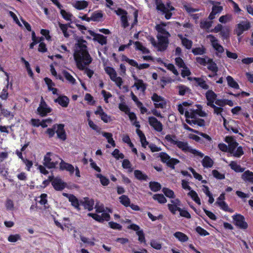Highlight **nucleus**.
Here are the masks:
<instances>
[{"instance_id":"6","label":"nucleus","mask_w":253,"mask_h":253,"mask_svg":"<svg viewBox=\"0 0 253 253\" xmlns=\"http://www.w3.org/2000/svg\"><path fill=\"white\" fill-rule=\"evenodd\" d=\"M156 4L157 5V9L161 11L163 14H165V17L167 19H169L172 13L170 11L174 9V8L169 5V3L166 4H164L161 0H155Z\"/></svg>"},{"instance_id":"63","label":"nucleus","mask_w":253,"mask_h":253,"mask_svg":"<svg viewBox=\"0 0 253 253\" xmlns=\"http://www.w3.org/2000/svg\"><path fill=\"white\" fill-rule=\"evenodd\" d=\"M230 20L231 16L228 15L222 16L219 19V22L222 23H226Z\"/></svg>"},{"instance_id":"12","label":"nucleus","mask_w":253,"mask_h":253,"mask_svg":"<svg viewBox=\"0 0 253 253\" xmlns=\"http://www.w3.org/2000/svg\"><path fill=\"white\" fill-rule=\"evenodd\" d=\"M39 114L42 116H45L47 113L51 112L50 108L47 107V105L44 101L42 97L41 104L37 109Z\"/></svg>"},{"instance_id":"31","label":"nucleus","mask_w":253,"mask_h":253,"mask_svg":"<svg viewBox=\"0 0 253 253\" xmlns=\"http://www.w3.org/2000/svg\"><path fill=\"white\" fill-rule=\"evenodd\" d=\"M120 203L125 207H129L130 204V201L129 198L125 195L119 197Z\"/></svg>"},{"instance_id":"50","label":"nucleus","mask_w":253,"mask_h":253,"mask_svg":"<svg viewBox=\"0 0 253 253\" xmlns=\"http://www.w3.org/2000/svg\"><path fill=\"white\" fill-rule=\"evenodd\" d=\"M21 237L19 234L10 235L8 237V241L9 242L15 243L20 239Z\"/></svg>"},{"instance_id":"51","label":"nucleus","mask_w":253,"mask_h":253,"mask_svg":"<svg viewBox=\"0 0 253 253\" xmlns=\"http://www.w3.org/2000/svg\"><path fill=\"white\" fill-rule=\"evenodd\" d=\"M59 26L61 30L62 31L64 36L66 38L69 37V35L67 31L68 28V25L59 23Z\"/></svg>"},{"instance_id":"34","label":"nucleus","mask_w":253,"mask_h":253,"mask_svg":"<svg viewBox=\"0 0 253 253\" xmlns=\"http://www.w3.org/2000/svg\"><path fill=\"white\" fill-rule=\"evenodd\" d=\"M217 204L221 210L225 211H227L231 213L233 212V210L229 208L228 205L224 201H222L219 202V203H217Z\"/></svg>"},{"instance_id":"49","label":"nucleus","mask_w":253,"mask_h":253,"mask_svg":"<svg viewBox=\"0 0 253 253\" xmlns=\"http://www.w3.org/2000/svg\"><path fill=\"white\" fill-rule=\"evenodd\" d=\"M213 162L212 159H203L202 164L205 168H211L212 166Z\"/></svg>"},{"instance_id":"55","label":"nucleus","mask_w":253,"mask_h":253,"mask_svg":"<svg viewBox=\"0 0 253 253\" xmlns=\"http://www.w3.org/2000/svg\"><path fill=\"white\" fill-rule=\"evenodd\" d=\"M168 208L169 210L172 212L173 214H175L177 211H179L180 210V208L179 206H174L172 205H169Z\"/></svg>"},{"instance_id":"7","label":"nucleus","mask_w":253,"mask_h":253,"mask_svg":"<svg viewBox=\"0 0 253 253\" xmlns=\"http://www.w3.org/2000/svg\"><path fill=\"white\" fill-rule=\"evenodd\" d=\"M251 27V24L248 20H243L237 24L234 30V34L240 37L244 32L248 31Z\"/></svg>"},{"instance_id":"24","label":"nucleus","mask_w":253,"mask_h":253,"mask_svg":"<svg viewBox=\"0 0 253 253\" xmlns=\"http://www.w3.org/2000/svg\"><path fill=\"white\" fill-rule=\"evenodd\" d=\"M55 102L58 103L61 106L64 107H67L69 104V99L65 96H59L55 99Z\"/></svg>"},{"instance_id":"19","label":"nucleus","mask_w":253,"mask_h":253,"mask_svg":"<svg viewBox=\"0 0 253 253\" xmlns=\"http://www.w3.org/2000/svg\"><path fill=\"white\" fill-rule=\"evenodd\" d=\"M95 114L99 115L101 119L105 123H108L110 121V117L108 116L103 110L101 106H98Z\"/></svg>"},{"instance_id":"64","label":"nucleus","mask_w":253,"mask_h":253,"mask_svg":"<svg viewBox=\"0 0 253 253\" xmlns=\"http://www.w3.org/2000/svg\"><path fill=\"white\" fill-rule=\"evenodd\" d=\"M192 52L195 55H202L205 53L204 49L201 47L195 48L193 49Z\"/></svg>"},{"instance_id":"25","label":"nucleus","mask_w":253,"mask_h":253,"mask_svg":"<svg viewBox=\"0 0 253 253\" xmlns=\"http://www.w3.org/2000/svg\"><path fill=\"white\" fill-rule=\"evenodd\" d=\"M173 236L181 242H185L189 239L186 235L181 232H176Z\"/></svg>"},{"instance_id":"53","label":"nucleus","mask_w":253,"mask_h":253,"mask_svg":"<svg viewBox=\"0 0 253 253\" xmlns=\"http://www.w3.org/2000/svg\"><path fill=\"white\" fill-rule=\"evenodd\" d=\"M212 173L213 176L218 179H223L225 178L224 174L220 173L216 170H213Z\"/></svg>"},{"instance_id":"14","label":"nucleus","mask_w":253,"mask_h":253,"mask_svg":"<svg viewBox=\"0 0 253 253\" xmlns=\"http://www.w3.org/2000/svg\"><path fill=\"white\" fill-rule=\"evenodd\" d=\"M52 185L56 190H62L66 186V183L59 177L52 178Z\"/></svg>"},{"instance_id":"39","label":"nucleus","mask_w":253,"mask_h":253,"mask_svg":"<svg viewBox=\"0 0 253 253\" xmlns=\"http://www.w3.org/2000/svg\"><path fill=\"white\" fill-rule=\"evenodd\" d=\"M53 159H43L44 165L48 169L55 168L56 165V163L52 161Z\"/></svg>"},{"instance_id":"23","label":"nucleus","mask_w":253,"mask_h":253,"mask_svg":"<svg viewBox=\"0 0 253 253\" xmlns=\"http://www.w3.org/2000/svg\"><path fill=\"white\" fill-rule=\"evenodd\" d=\"M73 6L77 9L81 10L86 8L88 3L85 0H76L72 3Z\"/></svg>"},{"instance_id":"43","label":"nucleus","mask_w":253,"mask_h":253,"mask_svg":"<svg viewBox=\"0 0 253 253\" xmlns=\"http://www.w3.org/2000/svg\"><path fill=\"white\" fill-rule=\"evenodd\" d=\"M110 78L112 81L116 83L117 86L120 87L123 84V81L121 77H117V75H113Z\"/></svg>"},{"instance_id":"20","label":"nucleus","mask_w":253,"mask_h":253,"mask_svg":"<svg viewBox=\"0 0 253 253\" xmlns=\"http://www.w3.org/2000/svg\"><path fill=\"white\" fill-rule=\"evenodd\" d=\"M60 169L62 170H66L69 171L70 174H73L75 170V169L72 165L65 163L62 160L60 164Z\"/></svg>"},{"instance_id":"40","label":"nucleus","mask_w":253,"mask_h":253,"mask_svg":"<svg viewBox=\"0 0 253 253\" xmlns=\"http://www.w3.org/2000/svg\"><path fill=\"white\" fill-rule=\"evenodd\" d=\"M103 16V14L101 12L96 11L93 12L91 16L90 17V19L93 21H99Z\"/></svg>"},{"instance_id":"28","label":"nucleus","mask_w":253,"mask_h":253,"mask_svg":"<svg viewBox=\"0 0 253 253\" xmlns=\"http://www.w3.org/2000/svg\"><path fill=\"white\" fill-rule=\"evenodd\" d=\"M188 195L189 196L192 200L199 205H201V201L198 197L197 193L194 190H191L188 193Z\"/></svg>"},{"instance_id":"56","label":"nucleus","mask_w":253,"mask_h":253,"mask_svg":"<svg viewBox=\"0 0 253 253\" xmlns=\"http://www.w3.org/2000/svg\"><path fill=\"white\" fill-rule=\"evenodd\" d=\"M60 13L65 19L67 20H71V17L72 16L71 14L67 12L65 10L62 9V8L61 9Z\"/></svg>"},{"instance_id":"18","label":"nucleus","mask_w":253,"mask_h":253,"mask_svg":"<svg viewBox=\"0 0 253 253\" xmlns=\"http://www.w3.org/2000/svg\"><path fill=\"white\" fill-rule=\"evenodd\" d=\"M188 79L190 81H195L197 85L200 86L201 87L204 89H208L209 88V86L206 84V82L202 78L188 77Z\"/></svg>"},{"instance_id":"13","label":"nucleus","mask_w":253,"mask_h":253,"mask_svg":"<svg viewBox=\"0 0 253 253\" xmlns=\"http://www.w3.org/2000/svg\"><path fill=\"white\" fill-rule=\"evenodd\" d=\"M210 3L213 5L212 8V11L210 13L209 18L211 20H212L215 18L216 14L219 13L221 12L223 9V7L221 6L216 5L215 4H219L218 2H215L214 1H211Z\"/></svg>"},{"instance_id":"37","label":"nucleus","mask_w":253,"mask_h":253,"mask_svg":"<svg viewBox=\"0 0 253 253\" xmlns=\"http://www.w3.org/2000/svg\"><path fill=\"white\" fill-rule=\"evenodd\" d=\"M63 74L65 78V79L71 84H75L76 83V80L73 78V77L68 72L66 71H64L63 72Z\"/></svg>"},{"instance_id":"54","label":"nucleus","mask_w":253,"mask_h":253,"mask_svg":"<svg viewBox=\"0 0 253 253\" xmlns=\"http://www.w3.org/2000/svg\"><path fill=\"white\" fill-rule=\"evenodd\" d=\"M105 71L110 77L113 75H117L116 71L113 68L107 67L105 68Z\"/></svg>"},{"instance_id":"27","label":"nucleus","mask_w":253,"mask_h":253,"mask_svg":"<svg viewBox=\"0 0 253 253\" xmlns=\"http://www.w3.org/2000/svg\"><path fill=\"white\" fill-rule=\"evenodd\" d=\"M162 162L166 164L168 167L174 169V165L179 163L177 159H161Z\"/></svg>"},{"instance_id":"33","label":"nucleus","mask_w":253,"mask_h":253,"mask_svg":"<svg viewBox=\"0 0 253 253\" xmlns=\"http://www.w3.org/2000/svg\"><path fill=\"white\" fill-rule=\"evenodd\" d=\"M96 176L100 180V183L103 186H107L109 184V180L106 177L101 174H96Z\"/></svg>"},{"instance_id":"59","label":"nucleus","mask_w":253,"mask_h":253,"mask_svg":"<svg viewBox=\"0 0 253 253\" xmlns=\"http://www.w3.org/2000/svg\"><path fill=\"white\" fill-rule=\"evenodd\" d=\"M182 187L185 190L190 191L191 190V187L189 185V182L186 180H182L181 181Z\"/></svg>"},{"instance_id":"5","label":"nucleus","mask_w":253,"mask_h":253,"mask_svg":"<svg viewBox=\"0 0 253 253\" xmlns=\"http://www.w3.org/2000/svg\"><path fill=\"white\" fill-rule=\"evenodd\" d=\"M95 213H89L88 215L99 222L108 221L110 219V210L105 208L102 204L97 203L95 206Z\"/></svg>"},{"instance_id":"46","label":"nucleus","mask_w":253,"mask_h":253,"mask_svg":"<svg viewBox=\"0 0 253 253\" xmlns=\"http://www.w3.org/2000/svg\"><path fill=\"white\" fill-rule=\"evenodd\" d=\"M122 166L124 169H127L128 171L132 170V168L128 159H124L122 163Z\"/></svg>"},{"instance_id":"22","label":"nucleus","mask_w":253,"mask_h":253,"mask_svg":"<svg viewBox=\"0 0 253 253\" xmlns=\"http://www.w3.org/2000/svg\"><path fill=\"white\" fill-rule=\"evenodd\" d=\"M81 206H83L84 209L91 211L93 208L94 201L91 199L85 198L83 202H81Z\"/></svg>"},{"instance_id":"15","label":"nucleus","mask_w":253,"mask_h":253,"mask_svg":"<svg viewBox=\"0 0 253 253\" xmlns=\"http://www.w3.org/2000/svg\"><path fill=\"white\" fill-rule=\"evenodd\" d=\"M88 32L90 34V35L93 37V40L94 41H96L99 42L101 45L106 44L107 43L106 38L104 36L95 33L94 32L88 30Z\"/></svg>"},{"instance_id":"42","label":"nucleus","mask_w":253,"mask_h":253,"mask_svg":"<svg viewBox=\"0 0 253 253\" xmlns=\"http://www.w3.org/2000/svg\"><path fill=\"white\" fill-rule=\"evenodd\" d=\"M149 186L151 190L154 192L158 191L161 188V184L157 182H151Z\"/></svg>"},{"instance_id":"62","label":"nucleus","mask_w":253,"mask_h":253,"mask_svg":"<svg viewBox=\"0 0 253 253\" xmlns=\"http://www.w3.org/2000/svg\"><path fill=\"white\" fill-rule=\"evenodd\" d=\"M175 60L176 64L178 66H179L180 68H184L185 67V65L183 60L181 58H180V57L176 58Z\"/></svg>"},{"instance_id":"1","label":"nucleus","mask_w":253,"mask_h":253,"mask_svg":"<svg viewBox=\"0 0 253 253\" xmlns=\"http://www.w3.org/2000/svg\"><path fill=\"white\" fill-rule=\"evenodd\" d=\"M75 40L76 49L74 53V58L78 68L83 70L84 67L91 62L92 58L87 49V42L78 37H76Z\"/></svg>"},{"instance_id":"60","label":"nucleus","mask_w":253,"mask_h":253,"mask_svg":"<svg viewBox=\"0 0 253 253\" xmlns=\"http://www.w3.org/2000/svg\"><path fill=\"white\" fill-rule=\"evenodd\" d=\"M189 169L192 173L193 176L195 179H198V180H202V176L201 175L197 173L196 171L192 168H189Z\"/></svg>"},{"instance_id":"8","label":"nucleus","mask_w":253,"mask_h":253,"mask_svg":"<svg viewBox=\"0 0 253 253\" xmlns=\"http://www.w3.org/2000/svg\"><path fill=\"white\" fill-rule=\"evenodd\" d=\"M235 225L241 228L245 229L248 227V224L245 220L244 217L240 214H236L232 216Z\"/></svg>"},{"instance_id":"38","label":"nucleus","mask_w":253,"mask_h":253,"mask_svg":"<svg viewBox=\"0 0 253 253\" xmlns=\"http://www.w3.org/2000/svg\"><path fill=\"white\" fill-rule=\"evenodd\" d=\"M153 198L161 204H164L167 202V200L163 194H155Z\"/></svg>"},{"instance_id":"44","label":"nucleus","mask_w":253,"mask_h":253,"mask_svg":"<svg viewBox=\"0 0 253 253\" xmlns=\"http://www.w3.org/2000/svg\"><path fill=\"white\" fill-rule=\"evenodd\" d=\"M134 44L136 46V49L142 51L143 53H149V50L144 46H143L140 42H134Z\"/></svg>"},{"instance_id":"41","label":"nucleus","mask_w":253,"mask_h":253,"mask_svg":"<svg viewBox=\"0 0 253 253\" xmlns=\"http://www.w3.org/2000/svg\"><path fill=\"white\" fill-rule=\"evenodd\" d=\"M162 191L167 197L172 199L175 198L174 193L172 190L167 188H164Z\"/></svg>"},{"instance_id":"30","label":"nucleus","mask_w":253,"mask_h":253,"mask_svg":"<svg viewBox=\"0 0 253 253\" xmlns=\"http://www.w3.org/2000/svg\"><path fill=\"white\" fill-rule=\"evenodd\" d=\"M178 37L180 38L182 44L187 49H190L192 47V42L191 41L183 38L182 35H178Z\"/></svg>"},{"instance_id":"2","label":"nucleus","mask_w":253,"mask_h":253,"mask_svg":"<svg viewBox=\"0 0 253 253\" xmlns=\"http://www.w3.org/2000/svg\"><path fill=\"white\" fill-rule=\"evenodd\" d=\"M165 139L170 144L177 146L185 152H190L194 154L195 157L201 158L204 157V158H210L208 156H204V154L189 146L187 142L178 140L175 135L168 134L166 135Z\"/></svg>"},{"instance_id":"11","label":"nucleus","mask_w":253,"mask_h":253,"mask_svg":"<svg viewBox=\"0 0 253 253\" xmlns=\"http://www.w3.org/2000/svg\"><path fill=\"white\" fill-rule=\"evenodd\" d=\"M127 228L128 229L135 231L137 235L138 236L139 241L141 243H145L146 241L143 230H141L140 227L137 225L135 224H131L128 226Z\"/></svg>"},{"instance_id":"58","label":"nucleus","mask_w":253,"mask_h":253,"mask_svg":"<svg viewBox=\"0 0 253 253\" xmlns=\"http://www.w3.org/2000/svg\"><path fill=\"white\" fill-rule=\"evenodd\" d=\"M56 129V125H54L52 128H48L46 131L49 137H52L55 134V130Z\"/></svg>"},{"instance_id":"29","label":"nucleus","mask_w":253,"mask_h":253,"mask_svg":"<svg viewBox=\"0 0 253 253\" xmlns=\"http://www.w3.org/2000/svg\"><path fill=\"white\" fill-rule=\"evenodd\" d=\"M134 79L135 80V82L134 85L137 87L138 89H140L142 91H144L146 89V86L143 81L138 79L135 77H134Z\"/></svg>"},{"instance_id":"57","label":"nucleus","mask_w":253,"mask_h":253,"mask_svg":"<svg viewBox=\"0 0 253 253\" xmlns=\"http://www.w3.org/2000/svg\"><path fill=\"white\" fill-rule=\"evenodd\" d=\"M179 94L184 95L186 91L188 90V88L184 85H179L178 86Z\"/></svg>"},{"instance_id":"48","label":"nucleus","mask_w":253,"mask_h":253,"mask_svg":"<svg viewBox=\"0 0 253 253\" xmlns=\"http://www.w3.org/2000/svg\"><path fill=\"white\" fill-rule=\"evenodd\" d=\"M150 245L153 248L157 250H159L162 248V245L160 242L155 240H151Z\"/></svg>"},{"instance_id":"21","label":"nucleus","mask_w":253,"mask_h":253,"mask_svg":"<svg viewBox=\"0 0 253 253\" xmlns=\"http://www.w3.org/2000/svg\"><path fill=\"white\" fill-rule=\"evenodd\" d=\"M64 195L68 196L69 201L71 203L72 206L75 208L79 210L80 209V206H81V202L80 204L77 198L73 195H68L67 194H64Z\"/></svg>"},{"instance_id":"61","label":"nucleus","mask_w":253,"mask_h":253,"mask_svg":"<svg viewBox=\"0 0 253 253\" xmlns=\"http://www.w3.org/2000/svg\"><path fill=\"white\" fill-rule=\"evenodd\" d=\"M196 112L194 111H185V116L187 119H195Z\"/></svg>"},{"instance_id":"36","label":"nucleus","mask_w":253,"mask_h":253,"mask_svg":"<svg viewBox=\"0 0 253 253\" xmlns=\"http://www.w3.org/2000/svg\"><path fill=\"white\" fill-rule=\"evenodd\" d=\"M230 166L233 170L237 172H243L245 170L244 168H241L240 166L235 162H232L230 164Z\"/></svg>"},{"instance_id":"17","label":"nucleus","mask_w":253,"mask_h":253,"mask_svg":"<svg viewBox=\"0 0 253 253\" xmlns=\"http://www.w3.org/2000/svg\"><path fill=\"white\" fill-rule=\"evenodd\" d=\"M56 125L57 128L56 130V133L57 137L62 140H65L66 139V134L64 129V126L62 124Z\"/></svg>"},{"instance_id":"35","label":"nucleus","mask_w":253,"mask_h":253,"mask_svg":"<svg viewBox=\"0 0 253 253\" xmlns=\"http://www.w3.org/2000/svg\"><path fill=\"white\" fill-rule=\"evenodd\" d=\"M207 61L208 63L207 64L208 65V68L213 72H217L218 70L216 64L212 61V60L211 59H208Z\"/></svg>"},{"instance_id":"45","label":"nucleus","mask_w":253,"mask_h":253,"mask_svg":"<svg viewBox=\"0 0 253 253\" xmlns=\"http://www.w3.org/2000/svg\"><path fill=\"white\" fill-rule=\"evenodd\" d=\"M0 173L3 176H6L7 173L5 163L2 159H0Z\"/></svg>"},{"instance_id":"4","label":"nucleus","mask_w":253,"mask_h":253,"mask_svg":"<svg viewBox=\"0 0 253 253\" xmlns=\"http://www.w3.org/2000/svg\"><path fill=\"white\" fill-rule=\"evenodd\" d=\"M166 26V24L162 23L156 27V29L158 32L157 35L159 41L158 48V50L160 51L164 50L166 48L168 44V38L170 36L169 32L165 29Z\"/></svg>"},{"instance_id":"16","label":"nucleus","mask_w":253,"mask_h":253,"mask_svg":"<svg viewBox=\"0 0 253 253\" xmlns=\"http://www.w3.org/2000/svg\"><path fill=\"white\" fill-rule=\"evenodd\" d=\"M206 97L207 100L208 106L212 105L215 101L217 97L216 94L211 90H209L206 93Z\"/></svg>"},{"instance_id":"52","label":"nucleus","mask_w":253,"mask_h":253,"mask_svg":"<svg viewBox=\"0 0 253 253\" xmlns=\"http://www.w3.org/2000/svg\"><path fill=\"white\" fill-rule=\"evenodd\" d=\"M196 232L201 236H206L209 235V233L206 230L200 226H198L196 228Z\"/></svg>"},{"instance_id":"9","label":"nucleus","mask_w":253,"mask_h":253,"mask_svg":"<svg viewBox=\"0 0 253 253\" xmlns=\"http://www.w3.org/2000/svg\"><path fill=\"white\" fill-rule=\"evenodd\" d=\"M148 122L149 125L158 132H161L163 128L162 124L154 117H149L148 118Z\"/></svg>"},{"instance_id":"26","label":"nucleus","mask_w":253,"mask_h":253,"mask_svg":"<svg viewBox=\"0 0 253 253\" xmlns=\"http://www.w3.org/2000/svg\"><path fill=\"white\" fill-rule=\"evenodd\" d=\"M242 179L246 181L251 183H253V172L247 170L246 171L242 176Z\"/></svg>"},{"instance_id":"10","label":"nucleus","mask_w":253,"mask_h":253,"mask_svg":"<svg viewBox=\"0 0 253 253\" xmlns=\"http://www.w3.org/2000/svg\"><path fill=\"white\" fill-rule=\"evenodd\" d=\"M207 39L209 40L211 42L213 47L219 53H222L224 51L223 47L218 42L217 39L213 35H210L207 36Z\"/></svg>"},{"instance_id":"47","label":"nucleus","mask_w":253,"mask_h":253,"mask_svg":"<svg viewBox=\"0 0 253 253\" xmlns=\"http://www.w3.org/2000/svg\"><path fill=\"white\" fill-rule=\"evenodd\" d=\"M134 175L136 178L139 180H146L147 176L143 173L141 171L136 170L134 171Z\"/></svg>"},{"instance_id":"32","label":"nucleus","mask_w":253,"mask_h":253,"mask_svg":"<svg viewBox=\"0 0 253 253\" xmlns=\"http://www.w3.org/2000/svg\"><path fill=\"white\" fill-rule=\"evenodd\" d=\"M226 79L228 83V84L230 86L236 89H238L239 88L238 84L235 81V80L233 79L232 77L228 76L226 78Z\"/></svg>"},{"instance_id":"3","label":"nucleus","mask_w":253,"mask_h":253,"mask_svg":"<svg viewBox=\"0 0 253 253\" xmlns=\"http://www.w3.org/2000/svg\"><path fill=\"white\" fill-rule=\"evenodd\" d=\"M225 141L228 144V146L223 143L218 145L219 149L224 152H229L234 157H239L244 154L243 148L238 146V143L232 136H226Z\"/></svg>"}]
</instances>
